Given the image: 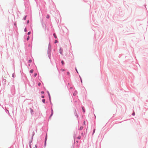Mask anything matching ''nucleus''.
<instances>
[{"mask_svg": "<svg viewBox=\"0 0 148 148\" xmlns=\"http://www.w3.org/2000/svg\"><path fill=\"white\" fill-rule=\"evenodd\" d=\"M82 109L83 111L84 112H85V109L84 107H82Z\"/></svg>", "mask_w": 148, "mask_h": 148, "instance_id": "1", "label": "nucleus"}, {"mask_svg": "<svg viewBox=\"0 0 148 148\" xmlns=\"http://www.w3.org/2000/svg\"><path fill=\"white\" fill-rule=\"evenodd\" d=\"M82 135H83V133H82V134H81Z\"/></svg>", "mask_w": 148, "mask_h": 148, "instance_id": "29", "label": "nucleus"}, {"mask_svg": "<svg viewBox=\"0 0 148 148\" xmlns=\"http://www.w3.org/2000/svg\"><path fill=\"white\" fill-rule=\"evenodd\" d=\"M73 95H75V94H73Z\"/></svg>", "mask_w": 148, "mask_h": 148, "instance_id": "28", "label": "nucleus"}, {"mask_svg": "<svg viewBox=\"0 0 148 148\" xmlns=\"http://www.w3.org/2000/svg\"><path fill=\"white\" fill-rule=\"evenodd\" d=\"M26 16H25V17L24 18V20H25L26 19Z\"/></svg>", "mask_w": 148, "mask_h": 148, "instance_id": "13", "label": "nucleus"}, {"mask_svg": "<svg viewBox=\"0 0 148 148\" xmlns=\"http://www.w3.org/2000/svg\"><path fill=\"white\" fill-rule=\"evenodd\" d=\"M84 125H85V121H84Z\"/></svg>", "mask_w": 148, "mask_h": 148, "instance_id": "24", "label": "nucleus"}, {"mask_svg": "<svg viewBox=\"0 0 148 148\" xmlns=\"http://www.w3.org/2000/svg\"><path fill=\"white\" fill-rule=\"evenodd\" d=\"M30 33H31V32H29L28 33V35H29V34H30Z\"/></svg>", "mask_w": 148, "mask_h": 148, "instance_id": "15", "label": "nucleus"}, {"mask_svg": "<svg viewBox=\"0 0 148 148\" xmlns=\"http://www.w3.org/2000/svg\"><path fill=\"white\" fill-rule=\"evenodd\" d=\"M49 95H50L49 94Z\"/></svg>", "mask_w": 148, "mask_h": 148, "instance_id": "31", "label": "nucleus"}, {"mask_svg": "<svg viewBox=\"0 0 148 148\" xmlns=\"http://www.w3.org/2000/svg\"><path fill=\"white\" fill-rule=\"evenodd\" d=\"M37 75V74L36 73H34V77H36Z\"/></svg>", "mask_w": 148, "mask_h": 148, "instance_id": "8", "label": "nucleus"}, {"mask_svg": "<svg viewBox=\"0 0 148 148\" xmlns=\"http://www.w3.org/2000/svg\"><path fill=\"white\" fill-rule=\"evenodd\" d=\"M95 129H94V131H93V134L95 132Z\"/></svg>", "mask_w": 148, "mask_h": 148, "instance_id": "20", "label": "nucleus"}, {"mask_svg": "<svg viewBox=\"0 0 148 148\" xmlns=\"http://www.w3.org/2000/svg\"><path fill=\"white\" fill-rule=\"evenodd\" d=\"M67 74L69 75V72H67Z\"/></svg>", "mask_w": 148, "mask_h": 148, "instance_id": "22", "label": "nucleus"}, {"mask_svg": "<svg viewBox=\"0 0 148 148\" xmlns=\"http://www.w3.org/2000/svg\"><path fill=\"white\" fill-rule=\"evenodd\" d=\"M29 66L30 65L29 64Z\"/></svg>", "mask_w": 148, "mask_h": 148, "instance_id": "30", "label": "nucleus"}, {"mask_svg": "<svg viewBox=\"0 0 148 148\" xmlns=\"http://www.w3.org/2000/svg\"><path fill=\"white\" fill-rule=\"evenodd\" d=\"M76 71H77V73H78V71H77V69H76Z\"/></svg>", "mask_w": 148, "mask_h": 148, "instance_id": "26", "label": "nucleus"}, {"mask_svg": "<svg viewBox=\"0 0 148 148\" xmlns=\"http://www.w3.org/2000/svg\"><path fill=\"white\" fill-rule=\"evenodd\" d=\"M47 18H49V16L48 15H47Z\"/></svg>", "mask_w": 148, "mask_h": 148, "instance_id": "12", "label": "nucleus"}, {"mask_svg": "<svg viewBox=\"0 0 148 148\" xmlns=\"http://www.w3.org/2000/svg\"><path fill=\"white\" fill-rule=\"evenodd\" d=\"M42 98H44V96H42Z\"/></svg>", "mask_w": 148, "mask_h": 148, "instance_id": "25", "label": "nucleus"}, {"mask_svg": "<svg viewBox=\"0 0 148 148\" xmlns=\"http://www.w3.org/2000/svg\"><path fill=\"white\" fill-rule=\"evenodd\" d=\"M57 42V40H55V43H56Z\"/></svg>", "mask_w": 148, "mask_h": 148, "instance_id": "19", "label": "nucleus"}, {"mask_svg": "<svg viewBox=\"0 0 148 148\" xmlns=\"http://www.w3.org/2000/svg\"><path fill=\"white\" fill-rule=\"evenodd\" d=\"M34 70L33 69L31 70L30 72L31 73H32L33 72Z\"/></svg>", "mask_w": 148, "mask_h": 148, "instance_id": "4", "label": "nucleus"}, {"mask_svg": "<svg viewBox=\"0 0 148 148\" xmlns=\"http://www.w3.org/2000/svg\"><path fill=\"white\" fill-rule=\"evenodd\" d=\"M135 115V113L134 112H133L132 113V115L133 116H134Z\"/></svg>", "mask_w": 148, "mask_h": 148, "instance_id": "9", "label": "nucleus"}, {"mask_svg": "<svg viewBox=\"0 0 148 148\" xmlns=\"http://www.w3.org/2000/svg\"><path fill=\"white\" fill-rule=\"evenodd\" d=\"M41 85V83H39L38 84V85L39 86H40V85Z\"/></svg>", "mask_w": 148, "mask_h": 148, "instance_id": "17", "label": "nucleus"}, {"mask_svg": "<svg viewBox=\"0 0 148 148\" xmlns=\"http://www.w3.org/2000/svg\"><path fill=\"white\" fill-rule=\"evenodd\" d=\"M61 63H62V64L63 65L64 64V61H61Z\"/></svg>", "mask_w": 148, "mask_h": 148, "instance_id": "11", "label": "nucleus"}, {"mask_svg": "<svg viewBox=\"0 0 148 148\" xmlns=\"http://www.w3.org/2000/svg\"><path fill=\"white\" fill-rule=\"evenodd\" d=\"M42 102L44 103H45V99H43L42 100Z\"/></svg>", "mask_w": 148, "mask_h": 148, "instance_id": "10", "label": "nucleus"}, {"mask_svg": "<svg viewBox=\"0 0 148 148\" xmlns=\"http://www.w3.org/2000/svg\"><path fill=\"white\" fill-rule=\"evenodd\" d=\"M81 138V136H78L77 137V138L78 139H80Z\"/></svg>", "mask_w": 148, "mask_h": 148, "instance_id": "6", "label": "nucleus"}, {"mask_svg": "<svg viewBox=\"0 0 148 148\" xmlns=\"http://www.w3.org/2000/svg\"><path fill=\"white\" fill-rule=\"evenodd\" d=\"M29 20H28V21H27V23H29Z\"/></svg>", "mask_w": 148, "mask_h": 148, "instance_id": "21", "label": "nucleus"}, {"mask_svg": "<svg viewBox=\"0 0 148 148\" xmlns=\"http://www.w3.org/2000/svg\"><path fill=\"white\" fill-rule=\"evenodd\" d=\"M25 31L26 32L27 31V29L26 28H25L24 29Z\"/></svg>", "mask_w": 148, "mask_h": 148, "instance_id": "18", "label": "nucleus"}, {"mask_svg": "<svg viewBox=\"0 0 148 148\" xmlns=\"http://www.w3.org/2000/svg\"><path fill=\"white\" fill-rule=\"evenodd\" d=\"M53 35V36H54L55 38H57V37L56 36V34H54Z\"/></svg>", "mask_w": 148, "mask_h": 148, "instance_id": "3", "label": "nucleus"}, {"mask_svg": "<svg viewBox=\"0 0 148 148\" xmlns=\"http://www.w3.org/2000/svg\"><path fill=\"white\" fill-rule=\"evenodd\" d=\"M29 39V37L28 36L27 39V40H28Z\"/></svg>", "mask_w": 148, "mask_h": 148, "instance_id": "16", "label": "nucleus"}, {"mask_svg": "<svg viewBox=\"0 0 148 148\" xmlns=\"http://www.w3.org/2000/svg\"><path fill=\"white\" fill-rule=\"evenodd\" d=\"M81 82H82V79H81Z\"/></svg>", "mask_w": 148, "mask_h": 148, "instance_id": "27", "label": "nucleus"}, {"mask_svg": "<svg viewBox=\"0 0 148 148\" xmlns=\"http://www.w3.org/2000/svg\"><path fill=\"white\" fill-rule=\"evenodd\" d=\"M29 63H31L32 62V60H29Z\"/></svg>", "mask_w": 148, "mask_h": 148, "instance_id": "7", "label": "nucleus"}, {"mask_svg": "<svg viewBox=\"0 0 148 148\" xmlns=\"http://www.w3.org/2000/svg\"><path fill=\"white\" fill-rule=\"evenodd\" d=\"M83 128V127H82V126H81L80 127V128H79V130H82Z\"/></svg>", "mask_w": 148, "mask_h": 148, "instance_id": "5", "label": "nucleus"}, {"mask_svg": "<svg viewBox=\"0 0 148 148\" xmlns=\"http://www.w3.org/2000/svg\"><path fill=\"white\" fill-rule=\"evenodd\" d=\"M41 93H44V92L42 91H41Z\"/></svg>", "mask_w": 148, "mask_h": 148, "instance_id": "23", "label": "nucleus"}, {"mask_svg": "<svg viewBox=\"0 0 148 148\" xmlns=\"http://www.w3.org/2000/svg\"><path fill=\"white\" fill-rule=\"evenodd\" d=\"M61 70L62 71H65V69H61Z\"/></svg>", "mask_w": 148, "mask_h": 148, "instance_id": "14", "label": "nucleus"}, {"mask_svg": "<svg viewBox=\"0 0 148 148\" xmlns=\"http://www.w3.org/2000/svg\"><path fill=\"white\" fill-rule=\"evenodd\" d=\"M51 111H52L51 114V115H50V117H51V116H52V115H53V110H52Z\"/></svg>", "mask_w": 148, "mask_h": 148, "instance_id": "2", "label": "nucleus"}]
</instances>
